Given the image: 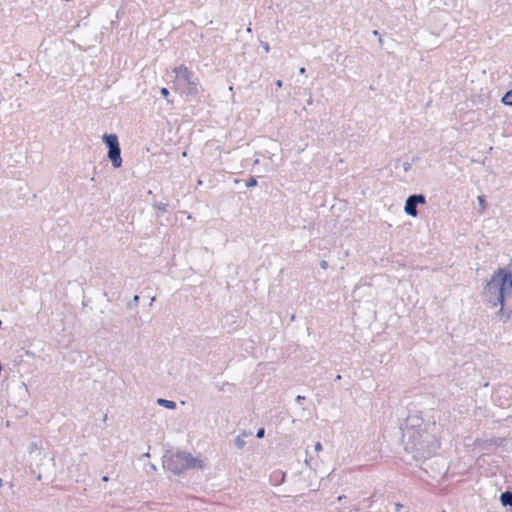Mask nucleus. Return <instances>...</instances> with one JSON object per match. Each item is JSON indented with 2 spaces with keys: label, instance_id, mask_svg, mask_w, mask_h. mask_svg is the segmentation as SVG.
<instances>
[{
  "label": "nucleus",
  "instance_id": "nucleus-1",
  "mask_svg": "<svg viewBox=\"0 0 512 512\" xmlns=\"http://www.w3.org/2000/svg\"><path fill=\"white\" fill-rule=\"evenodd\" d=\"M438 432L439 427L435 422L428 423L422 431H417L413 441V444H415L413 448H410L402 437L405 451L411 454L412 458L416 461L428 460L440 447Z\"/></svg>",
  "mask_w": 512,
  "mask_h": 512
},
{
  "label": "nucleus",
  "instance_id": "nucleus-2",
  "mask_svg": "<svg viewBox=\"0 0 512 512\" xmlns=\"http://www.w3.org/2000/svg\"><path fill=\"white\" fill-rule=\"evenodd\" d=\"M512 295V273L505 268H499L488 281L483 290L484 301L496 307Z\"/></svg>",
  "mask_w": 512,
  "mask_h": 512
},
{
  "label": "nucleus",
  "instance_id": "nucleus-3",
  "mask_svg": "<svg viewBox=\"0 0 512 512\" xmlns=\"http://www.w3.org/2000/svg\"><path fill=\"white\" fill-rule=\"evenodd\" d=\"M429 422H425L422 417V412L417 410L415 406L410 404L407 407V416L404 418L400 425L403 438L410 448H413L415 444L413 441L417 431H422L424 426H427Z\"/></svg>",
  "mask_w": 512,
  "mask_h": 512
},
{
  "label": "nucleus",
  "instance_id": "nucleus-4",
  "mask_svg": "<svg viewBox=\"0 0 512 512\" xmlns=\"http://www.w3.org/2000/svg\"><path fill=\"white\" fill-rule=\"evenodd\" d=\"M163 466L177 475L188 469L202 468L203 462L201 459L193 457L188 452L177 451L169 456H164Z\"/></svg>",
  "mask_w": 512,
  "mask_h": 512
},
{
  "label": "nucleus",
  "instance_id": "nucleus-5",
  "mask_svg": "<svg viewBox=\"0 0 512 512\" xmlns=\"http://www.w3.org/2000/svg\"><path fill=\"white\" fill-rule=\"evenodd\" d=\"M174 73L179 80H183L189 86L188 93L193 94L197 92V83L193 80V72L190 71L185 65H180L174 69Z\"/></svg>",
  "mask_w": 512,
  "mask_h": 512
},
{
  "label": "nucleus",
  "instance_id": "nucleus-6",
  "mask_svg": "<svg viewBox=\"0 0 512 512\" xmlns=\"http://www.w3.org/2000/svg\"><path fill=\"white\" fill-rule=\"evenodd\" d=\"M425 203L426 197L424 194H412L405 201L404 212L409 216L416 217L418 215L417 206Z\"/></svg>",
  "mask_w": 512,
  "mask_h": 512
},
{
  "label": "nucleus",
  "instance_id": "nucleus-7",
  "mask_svg": "<svg viewBox=\"0 0 512 512\" xmlns=\"http://www.w3.org/2000/svg\"><path fill=\"white\" fill-rule=\"evenodd\" d=\"M108 158L110 159L112 166L114 168H119L122 165V158H121V148H111L108 150Z\"/></svg>",
  "mask_w": 512,
  "mask_h": 512
},
{
  "label": "nucleus",
  "instance_id": "nucleus-8",
  "mask_svg": "<svg viewBox=\"0 0 512 512\" xmlns=\"http://www.w3.org/2000/svg\"><path fill=\"white\" fill-rule=\"evenodd\" d=\"M102 141L106 145L108 150H110L111 148H116V147L120 146L118 137L116 134H104L102 136Z\"/></svg>",
  "mask_w": 512,
  "mask_h": 512
},
{
  "label": "nucleus",
  "instance_id": "nucleus-9",
  "mask_svg": "<svg viewBox=\"0 0 512 512\" xmlns=\"http://www.w3.org/2000/svg\"><path fill=\"white\" fill-rule=\"evenodd\" d=\"M498 305H500V309L496 312V315L499 316L501 319H504V321H507L508 319H506V315L507 312L509 311V308H511L510 303H508L506 299L502 303H499Z\"/></svg>",
  "mask_w": 512,
  "mask_h": 512
},
{
  "label": "nucleus",
  "instance_id": "nucleus-10",
  "mask_svg": "<svg viewBox=\"0 0 512 512\" xmlns=\"http://www.w3.org/2000/svg\"><path fill=\"white\" fill-rule=\"evenodd\" d=\"M500 502L504 507H510L512 511V491H505L500 495Z\"/></svg>",
  "mask_w": 512,
  "mask_h": 512
},
{
  "label": "nucleus",
  "instance_id": "nucleus-11",
  "mask_svg": "<svg viewBox=\"0 0 512 512\" xmlns=\"http://www.w3.org/2000/svg\"><path fill=\"white\" fill-rule=\"evenodd\" d=\"M157 403L164 407V408H167V409H175L176 408V402L172 401V400H167V399H163V398H159L157 400Z\"/></svg>",
  "mask_w": 512,
  "mask_h": 512
},
{
  "label": "nucleus",
  "instance_id": "nucleus-12",
  "mask_svg": "<svg viewBox=\"0 0 512 512\" xmlns=\"http://www.w3.org/2000/svg\"><path fill=\"white\" fill-rule=\"evenodd\" d=\"M501 103L512 107V88L509 89L501 98Z\"/></svg>",
  "mask_w": 512,
  "mask_h": 512
},
{
  "label": "nucleus",
  "instance_id": "nucleus-13",
  "mask_svg": "<svg viewBox=\"0 0 512 512\" xmlns=\"http://www.w3.org/2000/svg\"><path fill=\"white\" fill-rule=\"evenodd\" d=\"M246 436V433H243V435H239L235 439V445L238 449H243L246 442L244 440V437Z\"/></svg>",
  "mask_w": 512,
  "mask_h": 512
},
{
  "label": "nucleus",
  "instance_id": "nucleus-14",
  "mask_svg": "<svg viewBox=\"0 0 512 512\" xmlns=\"http://www.w3.org/2000/svg\"><path fill=\"white\" fill-rule=\"evenodd\" d=\"M153 206H154L155 208H157V209H158L159 211H161V212H166V211H167V206H168V204H167V203H164V202H157V201H155V202L153 203Z\"/></svg>",
  "mask_w": 512,
  "mask_h": 512
},
{
  "label": "nucleus",
  "instance_id": "nucleus-15",
  "mask_svg": "<svg viewBox=\"0 0 512 512\" xmlns=\"http://www.w3.org/2000/svg\"><path fill=\"white\" fill-rule=\"evenodd\" d=\"M256 185H257V180H256V178H254V177H250V178L246 181V183H245V186H246L247 188H251V187H254V186H256Z\"/></svg>",
  "mask_w": 512,
  "mask_h": 512
},
{
  "label": "nucleus",
  "instance_id": "nucleus-16",
  "mask_svg": "<svg viewBox=\"0 0 512 512\" xmlns=\"http://www.w3.org/2000/svg\"><path fill=\"white\" fill-rule=\"evenodd\" d=\"M477 200H478V203H479L481 209L485 210L486 207H487V203H486L485 197L483 195L478 196Z\"/></svg>",
  "mask_w": 512,
  "mask_h": 512
},
{
  "label": "nucleus",
  "instance_id": "nucleus-17",
  "mask_svg": "<svg viewBox=\"0 0 512 512\" xmlns=\"http://www.w3.org/2000/svg\"><path fill=\"white\" fill-rule=\"evenodd\" d=\"M507 301H508V303H510V307H511V308H509V311L507 312V315H506V319H509L512 314V295L510 293L508 294Z\"/></svg>",
  "mask_w": 512,
  "mask_h": 512
},
{
  "label": "nucleus",
  "instance_id": "nucleus-18",
  "mask_svg": "<svg viewBox=\"0 0 512 512\" xmlns=\"http://www.w3.org/2000/svg\"><path fill=\"white\" fill-rule=\"evenodd\" d=\"M139 296L135 295L131 302L128 303V307L131 308L132 306H137L139 302Z\"/></svg>",
  "mask_w": 512,
  "mask_h": 512
},
{
  "label": "nucleus",
  "instance_id": "nucleus-19",
  "mask_svg": "<svg viewBox=\"0 0 512 512\" xmlns=\"http://www.w3.org/2000/svg\"><path fill=\"white\" fill-rule=\"evenodd\" d=\"M264 434H265V429L264 428H260L258 429L257 433H256V437L261 439L264 437Z\"/></svg>",
  "mask_w": 512,
  "mask_h": 512
},
{
  "label": "nucleus",
  "instance_id": "nucleus-20",
  "mask_svg": "<svg viewBox=\"0 0 512 512\" xmlns=\"http://www.w3.org/2000/svg\"><path fill=\"white\" fill-rule=\"evenodd\" d=\"M402 166H403V169H404L405 172H408L411 169V163L410 162L405 161V162H403Z\"/></svg>",
  "mask_w": 512,
  "mask_h": 512
},
{
  "label": "nucleus",
  "instance_id": "nucleus-21",
  "mask_svg": "<svg viewBox=\"0 0 512 512\" xmlns=\"http://www.w3.org/2000/svg\"><path fill=\"white\" fill-rule=\"evenodd\" d=\"M160 93L164 98H166L169 95V90L166 87H163L161 88Z\"/></svg>",
  "mask_w": 512,
  "mask_h": 512
},
{
  "label": "nucleus",
  "instance_id": "nucleus-22",
  "mask_svg": "<svg viewBox=\"0 0 512 512\" xmlns=\"http://www.w3.org/2000/svg\"><path fill=\"white\" fill-rule=\"evenodd\" d=\"M261 46L266 53H268L270 51V46L267 42H261Z\"/></svg>",
  "mask_w": 512,
  "mask_h": 512
},
{
  "label": "nucleus",
  "instance_id": "nucleus-23",
  "mask_svg": "<svg viewBox=\"0 0 512 512\" xmlns=\"http://www.w3.org/2000/svg\"><path fill=\"white\" fill-rule=\"evenodd\" d=\"M320 267L323 269V270H326L328 268V262L326 260H321L320 261Z\"/></svg>",
  "mask_w": 512,
  "mask_h": 512
},
{
  "label": "nucleus",
  "instance_id": "nucleus-24",
  "mask_svg": "<svg viewBox=\"0 0 512 512\" xmlns=\"http://www.w3.org/2000/svg\"><path fill=\"white\" fill-rule=\"evenodd\" d=\"M314 450H315V452H319V451H321V450H322V445H321V443H320V442H317V443L315 444V446H314Z\"/></svg>",
  "mask_w": 512,
  "mask_h": 512
},
{
  "label": "nucleus",
  "instance_id": "nucleus-25",
  "mask_svg": "<svg viewBox=\"0 0 512 512\" xmlns=\"http://www.w3.org/2000/svg\"><path fill=\"white\" fill-rule=\"evenodd\" d=\"M304 399H305V397H304V396L298 395V396L296 397V402H297L298 404H300V403H301V401H303Z\"/></svg>",
  "mask_w": 512,
  "mask_h": 512
},
{
  "label": "nucleus",
  "instance_id": "nucleus-26",
  "mask_svg": "<svg viewBox=\"0 0 512 512\" xmlns=\"http://www.w3.org/2000/svg\"><path fill=\"white\" fill-rule=\"evenodd\" d=\"M275 84H276V86H277L278 88H281V87L283 86V81H282V80H280V79H278V80L275 82Z\"/></svg>",
  "mask_w": 512,
  "mask_h": 512
},
{
  "label": "nucleus",
  "instance_id": "nucleus-27",
  "mask_svg": "<svg viewBox=\"0 0 512 512\" xmlns=\"http://www.w3.org/2000/svg\"><path fill=\"white\" fill-rule=\"evenodd\" d=\"M35 449H37V444L33 442V443H31V445H30V451L32 452V451H34Z\"/></svg>",
  "mask_w": 512,
  "mask_h": 512
},
{
  "label": "nucleus",
  "instance_id": "nucleus-28",
  "mask_svg": "<svg viewBox=\"0 0 512 512\" xmlns=\"http://www.w3.org/2000/svg\"><path fill=\"white\" fill-rule=\"evenodd\" d=\"M395 507H396V510L399 512V511L403 508V505H402V504H400V503H397V504L395 505Z\"/></svg>",
  "mask_w": 512,
  "mask_h": 512
},
{
  "label": "nucleus",
  "instance_id": "nucleus-29",
  "mask_svg": "<svg viewBox=\"0 0 512 512\" xmlns=\"http://www.w3.org/2000/svg\"><path fill=\"white\" fill-rule=\"evenodd\" d=\"M305 72H306L305 67H301V68L299 69V73H300V74H304Z\"/></svg>",
  "mask_w": 512,
  "mask_h": 512
},
{
  "label": "nucleus",
  "instance_id": "nucleus-30",
  "mask_svg": "<svg viewBox=\"0 0 512 512\" xmlns=\"http://www.w3.org/2000/svg\"><path fill=\"white\" fill-rule=\"evenodd\" d=\"M344 498H346V496L341 495V496L338 497V501L341 502V501H343Z\"/></svg>",
  "mask_w": 512,
  "mask_h": 512
},
{
  "label": "nucleus",
  "instance_id": "nucleus-31",
  "mask_svg": "<svg viewBox=\"0 0 512 512\" xmlns=\"http://www.w3.org/2000/svg\"><path fill=\"white\" fill-rule=\"evenodd\" d=\"M372 33H373V35H375V36H378V37L380 36V34H379V32H378L377 30H373V32H372Z\"/></svg>",
  "mask_w": 512,
  "mask_h": 512
},
{
  "label": "nucleus",
  "instance_id": "nucleus-32",
  "mask_svg": "<svg viewBox=\"0 0 512 512\" xmlns=\"http://www.w3.org/2000/svg\"><path fill=\"white\" fill-rule=\"evenodd\" d=\"M108 480H109V477H108V476H103V477H102V481L107 482Z\"/></svg>",
  "mask_w": 512,
  "mask_h": 512
},
{
  "label": "nucleus",
  "instance_id": "nucleus-33",
  "mask_svg": "<svg viewBox=\"0 0 512 512\" xmlns=\"http://www.w3.org/2000/svg\"><path fill=\"white\" fill-rule=\"evenodd\" d=\"M307 103H308L309 105H311V104L313 103L312 97H310V98L308 99Z\"/></svg>",
  "mask_w": 512,
  "mask_h": 512
},
{
  "label": "nucleus",
  "instance_id": "nucleus-34",
  "mask_svg": "<svg viewBox=\"0 0 512 512\" xmlns=\"http://www.w3.org/2000/svg\"><path fill=\"white\" fill-rule=\"evenodd\" d=\"M379 43H380V45H382V44H383V39H382V37H381V36H379Z\"/></svg>",
  "mask_w": 512,
  "mask_h": 512
},
{
  "label": "nucleus",
  "instance_id": "nucleus-35",
  "mask_svg": "<svg viewBox=\"0 0 512 512\" xmlns=\"http://www.w3.org/2000/svg\"><path fill=\"white\" fill-rule=\"evenodd\" d=\"M3 485H4L3 480L0 478V487Z\"/></svg>",
  "mask_w": 512,
  "mask_h": 512
},
{
  "label": "nucleus",
  "instance_id": "nucleus-36",
  "mask_svg": "<svg viewBox=\"0 0 512 512\" xmlns=\"http://www.w3.org/2000/svg\"><path fill=\"white\" fill-rule=\"evenodd\" d=\"M254 163H255V164H259V160H258V159H256V160L254 161Z\"/></svg>",
  "mask_w": 512,
  "mask_h": 512
},
{
  "label": "nucleus",
  "instance_id": "nucleus-37",
  "mask_svg": "<svg viewBox=\"0 0 512 512\" xmlns=\"http://www.w3.org/2000/svg\"><path fill=\"white\" fill-rule=\"evenodd\" d=\"M3 370V366L2 364L0 363V372Z\"/></svg>",
  "mask_w": 512,
  "mask_h": 512
}]
</instances>
